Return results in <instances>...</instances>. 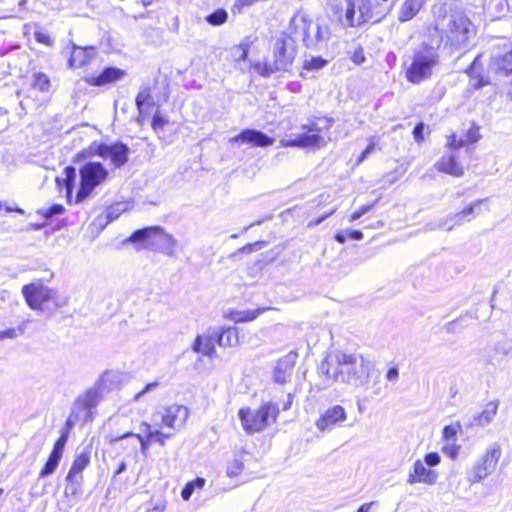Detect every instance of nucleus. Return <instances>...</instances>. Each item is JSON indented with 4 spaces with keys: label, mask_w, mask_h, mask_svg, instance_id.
<instances>
[{
    "label": "nucleus",
    "mask_w": 512,
    "mask_h": 512,
    "mask_svg": "<svg viewBox=\"0 0 512 512\" xmlns=\"http://www.w3.org/2000/svg\"><path fill=\"white\" fill-rule=\"evenodd\" d=\"M332 361L333 363L327 359L322 361L319 368L329 380L353 387H363L368 384L369 378L374 374L376 379L380 377V372L375 369L374 364L361 354L336 351Z\"/></svg>",
    "instance_id": "f257e3e1"
},
{
    "label": "nucleus",
    "mask_w": 512,
    "mask_h": 512,
    "mask_svg": "<svg viewBox=\"0 0 512 512\" xmlns=\"http://www.w3.org/2000/svg\"><path fill=\"white\" fill-rule=\"evenodd\" d=\"M291 32H280L272 39V62L256 63L254 69L268 78L277 72H289L297 55V45Z\"/></svg>",
    "instance_id": "f03ea898"
},
{
    "label": "nucleus",
    "mask_w": 512,
    "mask_h": 512,
    "mask_svg": "<svg viewBox=\"0 0 512 512\" xmlns=\"http://www.w3.org/2000/svg\"><path fill=\"white\" fill-rule=\"evenodd\" d=\"M298 28L303 31L304 47L315 52L327 49L332 32L323 19H317L313 22L304 13H297L290 20L289 30L294 33Z\"/></svg>",
    "instance_id": "7ed1b4c3"
},
{
    "label": "nucleus",
    "mask_w": 512,
    "mask_h": 512,
    "mask_svg": "<svg viewBox=\"0 0 512 512\" xmlns=\"http://www.w3.org/2000/svg\"><path fill=\"white\" fill-rule=\"evenodd\" d=\"M22 294L31 309L40 311L48 317L54 315L56 309L67 306L69 302L68 297L59 295L57 290L41 283L24 285Z\"/></svg>",
    "instance_id": "20e7f679"
},
{
    "label": "nucleus",
    "mask_w": 512,
    "mask_h": 512,
    "mask_svg": "<svg viewBox=\"0 0 512 512\" xmlns=\"http://www.w3.org/2000/svg\"><path fill=\"white\" fill-rule=\"evenodd\" d=\"M128 241L132 243H145L147 247L154 248L169 257L175 256V247L178 243L173 235L166 233L160 226L138 229L131 234Z\"/></svg>",
    "instance_id": "39448f33"
},
{
    "label": "nucleus",
    "mask_w": 512,
    "mask_h": 512,
    "mask_svg": "<svg viewBox=\"0 0 512 512\" xmlns=\"http://www.w3.org/2000/svg\"><path fill=\"white\" fill-rule=\"evenodd\" d=\"M445 28L446 44L455 49L465 48L475 34V27L469 18L461 12L448 15Z\"/></svg>",
    "instance_id": "423d86ee"
},
{
    "label": "nucleus",
    "mask_w": 512,
    "mask_h": 512,
    "mask_svg": "<svg viewBox=\"0 0 512 512\" xmlns=\"http://www.w3.org/2000/svg\"><path fill=\"white\" fill-rule=\"evenodd\" d=\"M79 176L80 183L76 193V203L83 202L96 187L104 183L109 176V171L101 162L89 161L80 168Z\"/></svg>",
    "instance_id": "0eeeda50"
},
{
    "label": "nucleus",
    "mask_w": 512,
    "mask_h": 512,
    "mask_svg": "<svg viewBox=\"0 0 512 512\" xmlns=\"http://www.w3.org/2000/svg\"><path fill=\"white\" fill-rule=\"evenodd\" d=\"M279 414L277 404L267 402L256 410L240 409L239 418L245 431L249 433L264 430L271 422H275Z\"/></svg>",
    "instance_id": "6e6552de"
},
{
    "label": "nucleus",
    "mask_w": 512,
    "mask_h": 512,
    "mask_svg": "<svg viewBox=\"0 0 512 512\" xmlns=\"http://www.w3.org/2000/svg\"><path fill=\"white\" fill-rule=\"evenodd\" d=\"M438 62V54L434 48L425 46L415 52L413 61L406 71L411 83H419L431 75L432 67Z\"/></svg>",
    "instance_id": "1a4fd4ad"
},
{
    "label": "nucleus",
    "mask_w": 512,
    "mask_h": 512,
    "mask_svg": "<svg viewBox=\"0 0 512 512\" xmlns=\"http://www.w3.org/2000/svg\"><path fill=\"white\" fill-rule=\"evenodd\" d=\"M142 434H134V433H126L120 437L115 438L112 443L123 445L122 442L124 440L130 441L128 445L133 447L140 446L141 448H146L149 445H164V439L170 437V433H164L160 431L157 427L152 426L150 424H143Z\"/></svg>",
    "instance_id": "9d476101"
},
{
    "label": "nucleus",
    "mask_w": 512,
    "mask_h": 512,
    "mask_svg": "<svg viewBox=\"0 0 512 512\" xmlns=\"http://www.w3.org/2000/svg\"><path fill=\"white\" fill-rule=\"evenodd\" d=\"M91 149L97 156L104 159L109 158L115 168L123 167L129 160L130 148L121 141L112 144L93 143Z\"/></svg>",
    "instance_id": "9b49d317"
},
{
    "label": "nucleus",
    "mask_w": 512,
    "mask_h": 512,
    "mask_svg": "<svg viewBox=\"0 0 512 512\" xmlns=\"http://www.w3.org/2000/svg\"><path fill=\"white\" fill-rule=\"evenodd\" d=\"M501 456V450H487L467 473V480L475 484L492 474Z\"/></svg>",
    "instance_id": "f8f14e48"
},
{
    "label": "nucleus",
    "mask_w": 512,
    "mask_h": 512,
    "mask_svg": "<svg viewBox=\"0 0 512 512\" xmlns=\"http://www.w3.org/2000/svg\"><path fill=\"white\" fill-rule=\"evenodd\" d=\"M90 463V455L87 452H82L73 461L72 466L66 476L67 485L65 494L67 496L77 497L82 493L83 483V470Z\"/></svg>",
    "instance_id": "ddd939ff"
},
{
    "label": "nucleus",
    "mask_w": 512,
    "mask_h": 512,
    "mask_svg": "<svg viewBox=\"0 0 512 512\" xmlns=\"http://www.w3.org/2000/svg\"><path fill=\"white\" fill-rule=\"evenodd\" d=\"M373 17L371 0H346L345 21L349 27H359Z\"/></svg>",
    "instance_id": "4468645a"
},
{
    "label": "nucleus",
    "mask_w": 512,
    "mask_h": 512,
    "mask_svg": "<svg viewBox=\"0 0 512 512\" xmlns=\"http://www.w3.org/2000/svg\"><path fill=\"white\" fill-rule=\"evenodd\" d=\"M488 199H477L470 203L467 207L463 208L461 211L449 214L444 219L440 220L434 229H444L446 231H451L456 226H461L465 222H470L476 216V209Z\"/></svg>",
    "instance_id": "2eb2a0df"
},
{
    "label": "nucleus",
    "mask_w": 512,
    "mask_h": 512,
    "mask_svg": "<svg viewBox=\"0 0 512 512\" xmlns=\"http://www.w3.org/2000/svg\"><path fill=\"white\" fill-rule=\"evenodd\" d=\"M348 414L346 409L339 404L326 408L321 414L315 425L321 432L331 431L337 427L346 426Z\"/></svg>",
    "instance_id": "dca6fc26"
},
{
    "label": "nucleus",
    "mask_w": 512,
    "mask_h": 512,
    "mask_svg": "<svg viewBox=\"0 0 512 512\" xmlns=\"http://www.w3.org/2000/svg\"><path fill=\"white\" fill-rule=\"evenodd\" d=\"M488 70L499 79L512 75V43L493 52Z\"/></svg>",
    "instance_id": "f3484780"
},
{
    "label": "nucleus",
    "mask_w": 512,
    "mask_h": 512,
    "mask_svg": "<svg viewBox=\"0 0 512 512\" xmlns=\"http://www.w3.org/2000/svg\"><path fill=\"white\" fill-rule=\"evenodd\" d=\"M188 416L189 410L186 406L172 405L168 408H165L162 412L154 415V422L155 425H157L158 421L160 420L165 427L178 429L184 425Z\"/></svg>",
    "instance_id": "a211bd4d"
},
{
    "label": "nucleus",
    "mask_w": 512,
    "mask_h": 512,
    "mask_svg": "<svg viewBox=\"0 0 512 512\" xmlns=\"http://www.w3.org/2000/svg\"><path fill=\"white\" fill-rule=\"evenodd\" d=\"M230 143H248L253 147H268L274 144L275 139L256 129H244L238 135L229 139Z\"/></svg>",
    "instance_id": "6ab92c4d"
},
{
    "label": "nucleus",
    "mask_w": 512,
    "mask_h": 512,
    "mask_svg": "<svg viewBox=\"0 0 512 512\" xmlns=\"http://www.w3.org/2000/svg\"><path fill=\"white\" fill-rule=\"evenodd\" d=\"M297 358L298 353L290 351L277 361L273 373V379L276 383L284 384L291 378Z\"/></svg>",
    "instance_id": "aec40b11"
},
{
    "label": "nucleus",
    "mask_w": 512,
    "mask_h": 512,
    "mask_svg": "<svg viewBox=\"0 0 512 512\" xmlns=\"http://www.w3.org/2000/svg\"><path fill=\"white\" fill-rule=\"evenodd\" d=\"M126 72L117 67H106L97 76L85 78V81L91 86H103L121 80Z\"/></svg>",
    "instance_id": "412c9836"
},
{
    "label": "nucleus",
    "mask_w": 512,
    "mask_h": 512,
    "mask_svg": "<svg viewBox=\"0 0 512 512\" xmlns=\"http://www.w3.org/2000/svg\"><path fill=\"white\" fill-rule=\"evenodd\" d=\"M96 49L93 46L81 47L73 45L71 56L68 60L70 68H80L89 64L96 56Z\"/></svg>",
    "instance_id": "4be33fe9"
},
{
    "label": "nucleus",
    "mask_w": 512,
    "mask_h": 512,
    "mask_svg": "<svg viewBox=\"0 0 512 512\" xmlns=\"http://www.w3.org/2000/svg\"><path fill=\"white\" fill-rule=\"evenodd\" d=\"M437 474L435 471L425 467L421 460H417L413 466V474H410L408 482L414 484L422 482L426 484H433L436 482Z\"/></svg>",
    "instance_id": "5701e85b"
},
{
    "label": "nucleus",
    "mask_w": 512,
    "mask_h": 512,
    "mask_svg": "<svg viewBox=\"0 0 512 512\" xmlns=\"http://www.w3.org/2000/svg\"><path fill=\"white\" fill-rule=\"evenodd\" d=\"M435 166L439 171L455 177H460L464 173L463 167L453 154L443 155Z\"/></svg>",
    "instance_id": "b1692460"
},
{
    "label": "nucleus",
    "mask_w": 512,
    "mask_h": 512,
    "mask_svg": "<svg viewBox=\"0 0 512 512\" xmlns=\"http://www.w3.org/2000/svg\"><path fill=\"white\" fill-rule=\"evenodd\" d=\"M426 0H405L399 8L398 20L401 23L412 20L423 8Z\"/></svg>",
    "instance_id": "393cba45"
},
{
    "label": "nucleus",
    "mask_w": 512,
    "mask_h": 512,
    "mask_svg": "<svg viewBox=\"0 0 512 512\" xmlns=\"http://www.w3.org/2000/svg\"><path fill=\"white\" fill-rule=\"evenodd\" d=\"M215 342L214 336L198 335L194 340L192 350L212 358L215 353Z\"/></svg>",
    "instance_id": "a878e982"
},
{
    "label": "nucleus",
    "mask_w": 512,
    "mask_h": 512,
    "mask_svg": "<svg viewBox=\"0 0 512 512\" xmlns=\"http://www.w3.org/2000/svg\"><path fill=\"white\" fill-rule=\"evenodd\" d=\"M324 139L319 134H299L294 139L287 141L284 145L288 147H319Z\"/></svg>",
    "instance_id": "bb28decb"
},
{
    "label": "nucleus",
    "mask_w": 512,
    "mask_h": 512,
    "mask_svg": "<svg viewBox=\"0 0 512 512\" xmlns=\"http://www.w3.org/2000/svg\"><path fill=\"white\" fill-rule=\"evenodd\" d=\"M63 175H64L63 178H60V177L56 178V183L59 187L65 188L66 196L68 199H70L72 196L74 187H75V182H76V177H77L76 168L73 166H70V165L65 167L63 170Z\"/></svg>",
    "instance_id": "cd10ccee"
},
{
    "label": "nucleus",
    "mask_w": 512,
    "mask_h": 512,
    "mask_svg": "<svg viewBox=\"0 0 512 512\" xmlns=\"http://www.w3.org/2000/svg\"><path fill=\"white\" fill-rule=\"evenodd\" d=\"M214 337L220 347H233L239 342L238 329L236 327L222 328Z\"/></svg>",
    "instance_id": "c85d7f7f"
},
{
    "label": "nucleus",
    "mask_w": 512,
    "mask_h": 512,
    "mask_svg": "<svg viewBox=\"0 0 512 512\" xmlns=\"http://www.w3.org/2000/svg\"><path fill=\"white\" fill-rule=\"evenodd\" d=\"M250 461V453L248 450H241L240 453L227 467V476L236 477L238 476L248 465Z\"/></svg>",
    "instance_id": "c756f323"
},
{
    "label": "nucleus",
    "mask_w": 512,
    "mask_h": 512,
    "mask_svg": "<svg viewBox=\"0 0 512 512\" xmlns=\"http://www.w3.org/2000/svg\"><path fill=\"white\" fill-rule=\"evenodd\" d=\"M138 112L143 114V110L153 107L155 102L151 94V88L144 86L141 88L135 99Z\"/></svg>",
    "instance_id": "7c9ffc66"
},
{
    "label": "nucleus",
    "mask_w": 512,
    "mask_h": 512,
    "mask_svg": "<svg viewBox=\"0 0 512 512\" xmlns=\"http://www.w3.org/2000/svg\"><path fill=\"white\" fill-rule=\"evenodd\" d=\"M499 403L497 401L489 402L481 413L476 414V420H478V426H486L492 422L497 414Z\"/></svg>",
    "instance_id": "2f4dec72"
},
{
    "label": "nucleus",
    "mask_w": 512,
    "mask_h": 512,
    "mask_svg": "<svg viewBox=\"0 0 512 512\" xmlns=\"http://www.w3.org/2000/svg\"><path fill=\"white\" fill-rule=\"evenodd\" d=\"M62 451L63 450H52L44 467L40 471L39 477L44 478V477H47V476L51 475L52 473H54V471L58 467L59 462L62 458Z\"/></svg>",
    "instance_id": "473e14b6"
},
{
    "label": "nucleus",
    "mask_w": 512,
    "mask_h": 512,
    "mask_svg": "<svg viewBox=\"0 0 512 512\" xmlns=\"http://www.w3.org/2000/svg\"><path fill=\"white\" fill-rule=\"evenodd\" d=\"M253 40L250 37H245L238 45L232 48V56L236 62L246 61L248 53Z\"/></svg>",
    "instance_id": "72a5a7b5"
},
{
    "label": "nucleus",
    "mask_w": 512,
    "mask_h": 512,
    "mask_svg": "<svg viewBox=\"0 0 512 512\" xmlns=\"http://www.w3.org/2000/svg\"><path fill=\"white\" fill-rule=\"evenodd\" d=\"M77 400L91 412V410L96 407L100 401V393L97 388H92L84 395L79 396Z\"/></svg>",
    "instance_id": "f704fd0d"
},
{
    "label": "nucleus",
    "mask_w": 512,
    "mask_h": 512,
    "mask_svg": "<svg viewBox=\"0 0 512 512\" xmlns=\"http://www.w3.org/2000/svg\"><path fill=\"white\" fill-rule=\"evenodd\" d=\"M479 58H480V56L475 57V59L472 61V63L466 70V72L469 74V76L471 78L472 86L474 89H480L489 83L485 77L480 76V75L475 76L476 67L478 65Z\"/></svg>",
    "instance_id": "c9c22d12"
},
{
    "label": "nucleus",
    "mask_w": 512,
    "mask_h": 512,
    "mask_svg": "<svg viewBox=\"0 0 512 512\" xmlns=\"http://www.w3.org/2000/svg\"><path fill=\"white\" fill-rule=\"evenodd\" d=\"M70 414H75L76 420L82 423H87L92 419V413L84 405L80 404L77 399L73 403Z\"/></svg>",
    "instance_id": "e433bc0d"
},
{
    "label": "nucleus",
    "mask_w": 512,
    "mask_h": 512,
    "mask_svg": "<svg viewBox=\"0 0 512 512\" xmlns=\"http://www.w3.org/2000/svg\"><path fill=\"white\" fill-rule=\"evenodd\" d=\"M227 19L228 12L223 8L216 9L205 17L206 22L212 26H220L224 24Z\"/></svg>",
    "instance_id": "4c0bfd02"
},
{
    "label": "nucleus",
    "mask_w": 512,
    "mask_h": 512,
    "mask_svg": "<svg viewBox=\"0 0 512 512\" xmlns=\"http://www.w3.org/2000/svg\"><path fill=\"white\" fill-rule=\"evenodd\" d=\"M328 65V60L321 56H311L305 59L303 69L307 71H319Z\"/></svg>",
    "instance_id": "58836bf2"
},
{
    "label": "nucleus",
    "mask_w": 512,
    "mask_h": 512,
    "mask_svg": "<svg viewBox=\"0 0 512 512\" xmlns=\"http://www.w3.org/2000/svg\"><path fill=\"white\" fill-rule=\"evenodd\" d=\"M265 309L237 311L232 314V319L236 323L248 322L256 319Z\"/></svg>",
    "instance_id": "ea45409f"
},
{
    "label": "nucleus",
    "mask_w": 512,
    "mask_h": 512,
    "mask_svg": "<svg viewBox=\"0 0 512 512\" xmlns=\"http://www.w3.org/2000/svg\"><path fill=\"white\" fill-rule=\"evenodd\" d=\"M462 424L457 421L454 423H451L450 425H446L443 428L442 435L443 438L449 443V442H455L456 441V435L459 432H462Z\"/></svg>",
    "instance_id": "a19ab883"
},
{
    "label": "nucleus",
    "mask_w": 512,
    "mask_h": 512,
    "mask_svg": "<svg viewBox=\"0 0 512 512\" xmlns=\"http://www.w3.org/2000/svg\"><path fill=\"white\" fill-rule=\"evenodd\" d=\"M494 356H507L512 352V340L508 338H502L497 341L493 347Z\"/></svg>",
    "instance_id": "79ce46f5"
},
{
    "label": "nucleus",
    "mask_w": 512,
    "mask_h": 512,
    "mask_svg": "<svg viewBox=\"0 0 512 512\" xmlns=\"http://www.w3.org/2000/svg\"><path fill=\"white\" fill-rule=\"evenodd\" d=\"M32 86L42 92H47L50 88V79L45 73L37 72L33 75Z\"/></svg>",
    "instance_id": "37998d69"
},
{
    "label": "nucleus",
    "mask_w": 512,
    "mask_h": 512,
    "mask_svg": "<svg viewBox=\"0 0 512 512\" xmlns=\"http://www.w3.org/2000/svg\"><path fill=\"white\" fill-rule=\"evenodd\" d=\"M124 211V205L122 203H117L115 205L110 206L105 211L106 225L114 220H116L120 214Z\"/></svg>",
    "instance_id": "c03bdc74"
},
{
    "label": "nucleus",
    "mask_w": 512,
    "mask_h": 512,
    "mask_svg": "<svg viewBox=\"0 0 512 512\" xmlns=\"http://www.w3.org/2000/svg\"><path fill=\"white\" fill-rule=\"evenodd\" d=\"M65 208L62 204H53L48 208H41L38 210V213L44 216L45 218H52L57 215L63 214Z\"/></svg>",
    "instance_id": "a18cd8bd"
},
{
    "label": "nucleus",
    "mask_w": 512,
    "mask_h": 512,
    "mask_svg": "<svg viewBox=\"0 0 512 512\" xmlns=\"http://www.w3.org/2000/svg\"><path fill=\"white\" fill-rule=\"evenodd\" d=\"M266 245L265 241H256L254 243L247 244L237 250L236 253H252L254 251L260 250Z\"/></svg>",
    "instance_id": "49530a36"
},
{
    "label": "nucleus",
    "mask_w": 512,
    "mask_h": 512,
    "mask_svg": "<svg viewBox=\"0 0 512 512\" xmlns=\"http://www.w3.org/2000/svg\"><path fill=\"white\" fill-rule=\"evenodd\" d=\"M35 40L48 47H52L54 45V40L46 33H43L40 30H36L34 32Z\"/></svg>",
    "instance_id": "de8ad7c7"
},
{
    "label": "nucleus",
    "mask_w": 512,
    "mask_h": 512,
    "mask_svg": "<svg viewBox=\"0 0 512 512\" xmlns=\"http://www.w3.org/2000/svg\"><path fill=\"white\" fill-rule=\"evenodd\" d=\"M465 145L468 143H475L480 139L479 127H471L464 135Z\"/></svg>",
    "instance_id": "09e8293b"
},
{
    "label": "nucleus",
    "mask_w": 512,
    "mask_h": 512,
    "mask_svg": "<svg viewBox=\"0 0 512 512\" xmlns=\"http://www.w3.org/2000/svg\"><path fill=\"white\" fill-rule=\"evenodd\" d=\"M167 120L162 117L159 113V111H157L154 115H153V118H152V128L155 130V131H159V130H163L164 126L167 124Z\"/></svg>",
    "instance_id": "8fccbe9b"
},
{
    "label": "nucleus",
    "mask_w": 512,
    "mask_h": 512,
    "mask_svg": "<svg viewBox=\"0 0 512 512\" xmlns=\"http://www.w3.org/2000/svg\"><path fill=\"white\" fill-rule=\"evenodd\" d=\"M351 60L354 64L356 65H361L363 64L365 61H366V57H365V54H364V49L362 46H358L352 56H351Z\"/></svg>",
    "instance_id": "3c124183"
},
{
    "label": "nucleus",
    "mask_w": 512,
    "mask_h": 512,
    "mask_svg": "<svg viewBox=\"0 0 512 512\" xmlns=\"http://www.w3.org/2000/svg\"><path fill=\"white\" fill-rule=\"evenodd\" d=\"M374 207V203L372 204H369V205H363L361 206L358 210H356L355 212H353L350 216V222H354L356 220H358L359 218H361L363 215H365L366 213H368L372 208Z\"/></svg>",
    "instance_id": "603ef678"
},
{
    "label": "nucleus",
    "mask_w": 512,
    "mask_h": 512,
    "mask_svg": "<svg viewBox=\"0 0 512 512\" xmlns=\"http://www.w3.org/2000/svg\"><path fill=\"white\" fill-rule=\"evenodd\" d=\"M424 130H425V124L423 122H420L416 124V126L413 129V137L414 140L417 143H421L424 140Z\"/></svg>",
    "instance_id": "864d4df0"
},
{
    "label": "nucleus",
    "mask_w": 512,
    "mask_h": 512,
    "mask_svg": "<svg viewBox=\"0 0 512 512\" xmlns=\"http://www.w3.org/2000/svg\"><path fill=\"white\" fill-rule=\"evenodd\" d=\"M447 146L450 148L458 149V148L465 146V141H464L463 137H461L460 139H457V136L455 134H452L448 138Z\"/></svg>",
    "instance_id": "5fc2aeb1"
},
{
    "label": "nucleus",
    "mask_w": 512,
    "mask_h": 512,
    "mask_svg": "<svg viewBox=\"0 0 512 512\" xmlns=\"http://www.w3.org/2000/svg\"><path fill=\"white\" fill-rule=\"evenodd\" d=\"M440 460L441 458L439 454L436 452L428 453L424 458L425 464L428 465L429 467L437 465L440 462Z\"/></svg>",
    "instance_id": "6e6d98bb"
},
{
    "label": "nucleus",
    "mask_w": 512,
    "mask_h": 512,
    "mask_svg": "<svg viewBox=\"0 0 512 512\" xmlns=\"http://www.w3.org/2000/svg\"><path fill=\"white\" fill-rule=\"evenodd\" d=\"M69 433L70 432H68L67 430L61 429V434H60L59 438L56 440V442L54 443L53 448H64V446L67 443Z\"/></svg>",
    "instance_id": "4d7b16f0"
},
{
    "label": "nucleus",
    "mask_w": 512,
    "mask_h": 512,
    "mask_svg": "<svg viewBox=\"0 0 512 512\" xmlns=\"http://www.w3.org/2000/svg\"><path fill=\"white\" fill-rule=\"evenodd\" d=\"M374 149H375V143H374L373 139H371L369 145L358 157L357 163L359 164V163L363 162L368 157V155H370L374 151Z\"/></svg>",
    "instance_id": "13d9d810"
},
{
    "label": "nucleus",
    "mask_w": 512,
    "mask_h": 512,
    "mask_svg": "<svg viewBox=\"0 0 512 512\" xmlns=\"http://www.w3.org/2000/svg\"><path fill=\"white\" fill-rule=\"evenodd\" d=\"M159 385L157 381L148 383L141 391L135 394L134 400H139L143 395L151 391L152 389L156 388Z\"/></svg>",
    "instance_id": "bf43d9fd"
},
{
    "label": "nucleus",
    "mask_w": 512,
    "mask_h": 512,
    "mask_svg": "<svg viewBox=\"0 0 512 512\" xmlns=\"http://www.w3.org/2000/svg\"><path fill=\"white\" fill-rule=\"evenodd\" d=\"M462 427H465L466 429L473 428L474 426H478V420H476V414L472 416H466L463 419Z\"/></svg>",
    "instance_id": "052dcab7"
},
{
    "label": "nucleus",
    "mask_w": 512,
    "mask_h": 512,
    "mask_svg": "<svg viewBox=\"0 0 512 512\" xmlns=\"http://www.w3.org/2000/svg\"><path fill=\"white\" fill-rule=\"evenodd\" d=\"M194 490H195V489H194V487L192 486V484H190V483L188 482V483L184 486V488L182 489V491H181V497H182V499H183V500H185V501H188V500L191 498V496H192V494H193Z\"/></svg>",
    "instance_id": "680f3d73"
},
{
    "label": "nucleus",
    "mask_w": 512,
    "mask_h": 512,
    "mask_svg": "<svg viewBox=\"0 0 512 512\" xmlns=\"http://www.w3.org/2000/svg\"><path fill=\"white\" fill-rule=\"evenodd\" d=\"M399 378V369L397 366H392L389 368V370L386 373V379L388 381H396Z\"/></svg>",
    "instance_id": "e2e57ef3"
},
{
    "label": "nucleus",
    "mask_w": 512,
    "mask_h": 512,
    "mask_svg": "<svg viewBox=\"0 0 512 512\" xmlns=\"http://www.w3.org/2000/svg\"><path fill=\"white\" fill-rule=\"evenodd\" d=\"M18 336L17 330L15 328H9L4 331H0V339H6V338H16Z\"/></svg>",
    "instance_id": "0e129e2a"
},
{
    "label": "nucleus",
    "mask_w": 512,
    "mask_h": 512,
    "mask_svg": "<svg viewBox=\"0 0 512 512\" xmlns=\"http://www.w3.org/2000/svg\"><path fill=\"white\" fill-rule=\"evenodd\" d=\"M78 423L76 420L75 414H70L65 422L64 427L62 430H67L68 432L71 431V429L75 426V424Z\"/></svg>",
    "instance_id": "69168bd1"
},
{
    "label": "nucleus",
    "mask_w": 512,
    "mask_h": 512,
    "mask_svg": "<svg viewBox=\"0 0 512 512\" xmlns=\"http://www.w3.org/2000/svg\"><path fill=\"white\" fill-rule=\"evenodd\" d=\"M461 321V318H458L456 320H453V321H450L448 322L445 326H444V329L446 332L448 333H456L457 332V325L458 323Z\"/></svg>",
    "instance_id": "338daca9"
},
{
    "label": "nucleus",
    "mask_w": 512,
    "mask_h": 512,
    "mask_svg": "<svg viewBox=\"0 0 512 512\" xmlns=\"http://www.w3.org/2000/svg\"><path fill=\"white\" fill-rule=\"evenodd\" d=\"M334 212H335V210H332V211H330L329 213H326V214H324V215L320 216V217H319V218H317L316 220L309 222L308 227H315V226H317V225L321 224L324 220H326V219H327L329 216H331Z\"/></svg>",
    "instance_id": "774afa93"
}]
</instances>
